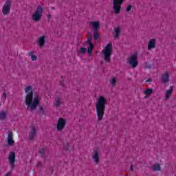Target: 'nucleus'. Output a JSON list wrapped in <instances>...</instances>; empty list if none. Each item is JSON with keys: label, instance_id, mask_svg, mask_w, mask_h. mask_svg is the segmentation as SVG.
Wrapping results in <instances>:
<instances>
[{"label": "nucleus", "instance_id": "obj_39", "mask_svg": "<svg viewBox=\"0 0 176 176\" xmlns=\"http://www.w3.org/2000/svg\"><path fill=\"white\" fill-rule=\"evenodd\" d=\"M52 19V15H48V20H50Z\"/></svg>", "mask_w": 176, "mask_h": 176}, {"label": "nucleus", "instance_id": "obj_7", "mask_svg": "<svg viewBox=\"0 0 176 176\" xmlns=\"http://www.w3.org/2000/svg\"><path fill=\"white\" fill-rule=\"evenodd\" d=\"M11 8H12V1L10 0H7L2 8L3 14H4V16L9 14V13H10Z\"/></svg>", "mask_w": 176, "mask_h": 176}, {"label": "nucleus", "instance_id": "obj_10", "mask_svg": "<svg viewBox=\"0 0 176 176\" xmlns=\"http://www.w3.org/2000/svg\"><path fill=\"white\" fill-rule=\"evenodd\" d=\"M161 82L162 85H166V83L170 82V74H168V72H165L162 74Z\"/></svg>", "mask_w": 176, "mask_h": 176}, {"label": "nucleus", "instance_id": "obj_23", "mask_svg": "<svg viewBox=\"0 0 176 176\" xmlns=\"http://www.w3.org/2000/svg\"><path fill=\"white\" fill-rule=\"evenodd\" d=\"M110 83L113 87L116 86V78L113 77L110 79Z\"/></svg>", "mask_w": 176, "mask_h": 176}, {"label": "nucleus", "instance_id": "obj_3", "mask_svg": "<svg viewBox=\"0 0 176 176\" xmlns=\"http://www.w3.org/2000/svg\"><path fill=\"white\" fill-rule=\"evenodd\" d=\"M112 52H113L112 43H109L106 45L104 50H102L104 60L107 63L111 62V56H112Z\"/></svg>", "mask_w": 176, "mask_h": 176}, {"label": "nucleus", "instance_id": "obj_20", "mask_svg": "<svg viewBox=\"0 0 176 176\" xmlns=\"http://www.w3.org/2000/svg\"><path fill=\"white\" fill-rule=\"evenodd\" d=\"M152 168L154 171H160L161 170L160 165L159 164H154Z\"/></svg>", "mask_w": 176, "mask_h": 176}, {"label": "nucleus", "instance_id": "obj_25", "mask_svg": "<svg viewBox=\"0 0 176 176\" xmlns=\"http://www.w3.org/2000/svg\"><path fill=\"white\" fill-rule=\"evenodd\" d=\"M100 35L98 34V31L94 32V40L98 41Z\"/></svg>", "mask_w": 176, "mask_h": 176}, {"label": "nucleus", "instance_id": "obj_40", "mask_svg": "<svg viewBox=\"0 0 176 176\" xmlns=\"http://www.w3.org/2000/svg\"><path fill=\"white\" fill-rule=\"evenodd\" d=\"M176 71V70H175Z\"/></svg>", "mask_w": 176, "mask_h": 176}, {"label": "nucleus", "instance_id": "obj_24", "mask_svg": "<svg viewBox=\"0 0 176 176\" xmlns=\"http://www.w3.org/2000/svg\"><path fill=\"white\" fill-rule=\"evenodd\" d=\"M6 118V113L5 111L0 112V120H5Z\"/></svg>", "mask_w": 176, "mask_h": 176}, {"label": "nucleus", "instance_id": "obj_5", "mask_svg": "<svg viewBox=\"0 0 176 176\" xmlns=\"http://www.w3.org/2000/svg\"><path fill=\"white\" fill-rule=\"evenodd\" d=\"M127 61L129 65H131L132 68H136V67L138 65V55L137 53L131 55L128 58Z\"/></svg>", "mask_w": 176, "mask_h": 176}, {"label": "nucleus", "instance_id": "obj_17", "mask_svg": "<svg viewBox=\"0 0 176 176\" xmlns=\"http://www.w3.org/2000/svg\"><path fill=\"white\" fill-rule=\"evenodd\" d=\"M120 35V26H118L114 29V31L113 32V36L115 38V39H118Z\"/></svg>", "mask_w": 176, "mask_h": 176}, {"label": "nucleus", "instance_id": "obj_33", "mask_svg": "<svg viewBox=\"0 0 176 176\" xmlns=\"http://www.w3.org/2000/svg\"><path fill=\"white\" fill-rule=\"evenodd\" d=\"M41 113L43 115V113H45V109H43V107H41L40 109Z\"/></svg>", "mask_w": 176, "mask_h": 176}, {"label": "nucleus", "instance_id": "obj_37", "mask_svg": "<svg viewBox=\"0 0 176 176\" xmlns=\"http://www.w3.org/2000/svg\"><path fill=\"white\" fill-rule=\"evenodd\" d=\"M60 86H64V82L63 81H60Z\"/></svg>", "mask_w": 176, "mask_h": 176}, {"label": "nucleus", "instance_id": "obj_15", "mask_svg": "<svg viewBox=\"0 0 176 176\" xmlns=\"http://www.w3.org/2000/svg\"><path fill=\"white\" fill-rule=\"evenodd\" d=\"M30 129L31 131L29 133V139L32 140L35 138V135H36V128L32 125L30 126Z\"/></svg>", "mask_w": 176, "mask_h": 176}, {"label": "nucleus", "instance_id": "obj_2", "mask_svg": "<svg viewBox=\"0 0 176 176\" xmlns=\"http://www.w3.org/2000/svg\"><path fill=\"white\" fill-rule=\"evenodd\" d=\"M107 105V99L103 96H100L96 102V115L98 122L102 120L105 113V106Z\"/></svg>", "mask_w": 176, "mask_h": 176}, {"label": "nucleus", "instance_id": "obj_22", "mask_svg": "<svg viewBox=\"0 0 176 176\" xmlns=\"http://www.w3.org/2000/svg\"><path fill=\"white\" fill-rule=\"evenodd\" d=\"M152 93H153V89H152L151 88L146 89L144 91L145 96H151V94H152Z\"/></svg>", "mask_w": 176, "mask_h": 176}, {"label": "nucleus", "instance_id": "obj_34", "mask_svg": "<svg viewBox=\"0 0 176 176\" xmlns=\"http://www.w3.org/2000/svg\"><path fill=\"white\" fill-rule=\"evenodd\" d=\"M130 170H131V171H132V173H133V171H134V169L133 168V164H131V166H130Z\"/></svg>", "mask_w": 176, "mask_h": 176}, {"label": "nucleus", "instance_id": "obj_12", "mask_svg": "<svg viewBox=\"0 0 176 176\" xmlns=\"http://www.w3.org/2000/svg\"><path fill=\"white\" fill-rule=\"evenodd\" d=\"M6 141L10 146L14 145V140H13V132L10 131H8V138Z\"/></svg>", "mask_w": 176, "mask_h": 176}, {"label": "nucleus", "instance_id": "obj_32", "mask_svg": "<svg viewBox=\"0 0 176 176\" xmlns=\"http://www.w3.org/2000/svg\"><path fill=\"white\" fill-rule=\"evenodd\" d=\"M64 149L65 151H68V149H69V144L67 143L66 144H65Z\"/></svg>", "mask_w": 176, "mask_h": 176}, {"label": "nucleus", "instance_id": "obj_14", "mask_svg": "<svg viewBox=\"0 0 176 176\" xmlns=\"http://www.w3.org/2000/svg\"><path fill=\"white\" fill-rule=\"evenodd\" d=\"M156 47V38H152L148 41L147 49L148 50H152Z\"/></svg>", "mask_w": 176, "mask_h": 176}, {"label": "nucleus", "instance_id": "obj_21", "mask_svg": "<svg viewBox=\"0 0 176 176\" xmlns=\"http://www.w3.org/2000/svg\"><path fill=\"white\" fill-rule=\"evenodd\" d=\"M94 47V45L93 43L89 44V46L88 47V51H87L89 54H91V53H93Z\"/></svg>", "mask_w": 176, "mask_h": 176}, {"label": "nucleus", "instance_id": "obj_19", "mask_svg": "<svg viewBox=\"0 0 176 176\" xmlns=\"http://www.w3.org/2000/svg\"><path fill=\"white\" fill-rule=\"evenodd\" d=\"M29 56H31L32 61H36V58H38V57L36 55H34V52H29Z\"/></svg>", "mask_w": 176, "mask_h": 176}, {"label": "nucleus", "instance_id": "obj_11", "mask_svg": "<svg viewBox=\"0 0 176 176\" xmlns=\"http://www.w3.org/2000/svg\"><path fill=\"white\" fill-rule=\"evenodd\" d=\"M36 43L40 49H42L43 46H45V43H46V36H40L37 41Z\"/></svg>", "mask_w": 176, "mask_h": 176}, {"label": "nucleus", "instance_id": "obj_31", "mask_svg": "<svg viewBox=\"0 0 176 176\" xmlns=\"http://www.w3.org/2000/svg\"><path fill=\"white\" fill-rule=\"evenodd\" d=\"M86 50H87V49H86V48H85V47H81V48H80V53H82V54L86 53Z\"/></svg>", "mask_w": 176, "mask_h": 176}, {"label": "nucleus", "instance_id": "obj_4", "mask_svg": "<svg viewBox=\"0 0 176 176\" xmlns=\"http://www.w3.org/2000/svg\"><path fill=\"white\" fill-rule=\"evenodd\" d=\"M42 13H43V8H42V6H38L32 15V20L34 21H39L42 19Z\"/></svg>", "mask_w": 176, "mask_h": 176}, {"label": "nucleus", "instance_id": "obj_27", "mask_svg": "<svg viewBox=\"0 0 176 176\" xmlns=\"http://www.w3.org/2000/svg\"><path fill=\"white\" fill-rule=\"evenodd\" d=\"M92 39L93 37L91 36V35H90L89 37H88L87 41H86L87 45H91V43H91Z\"/></svg>", "mask_w": 176, "mask_h": 176}, {"label": "nucleus", "instance_id": "obj_1", "mask_svg": "<svg viewBox=\"0 0 176 176\" xmlns=\"http://www.w3.org/2000/svg\"><path fill=\"white\" fill-rule=\"evenodd\" d=\"M25 93L26 94L25 98V105L28 109L30 108L32 111H35L39 105V98L38 96L34 98V91H32V87L31 86L25 88Z\"/></svg>", "mask_w": 176, "mask_h": 176}, {"label": "nucleus", "instance_id": "obj_29", "mask_svg": "<svg viewBox=\"0 0 176 176\" xmlns=\"http://www.w3.org/2000/svg\"><path fill=\"white\" fill-rule=\"evenodd\" d=\"M45 149L44 148H41L38 151V153H40V155H41V157H43L45 156Z\"/></svg>", "mask_w": 176, "mask_h": 176}, {"label": "nucleus", "instance_id": "obj_26", "mask_svg": "<svg viewBox=\"0 0 176 176\" xmlns=\"http://www.w3.org/2000/svg\"><path fill=\"white\" fill-rule=\"evenodd\" d=\"M60 104H61V102H60V98L58 97V98H57V100H56V102L54 104V107H60Z\"/></svg>", "mask_w": 176, "mask_h": 176}, {"label": "nucleus", "instance_id": "obj_8", "mask_svg": "<svg viewBox=\"0 0 176 176\" xmlns=\"http://www.w3.org/2000/svg\"><path fill=\"white\" fill-rule=\"evenodd\" d=\"M65 124H67V121L65 119L63 118H59L56 125L58 131H63V130H64V127H65Z\"/></svg>", "mask_w": 176, "mask_h": 176}, {"label": "nucleus", "instance_id": "obj_16", "mask_svg": "<svg viewBox=\"0 0 176 176\" xmlns=\"http://www.w3.org/2000/svg\"><path fill=\"white\" fill-rule=\"evenodd\" d=\"M89 25L94 29V32L98 31V28H100V22L98 21H91L89 23Z\"/></svg>", "mask_w": 176, "mask_h": 176}, {"label": "nucleus", "instance_id": "obj_28", "mask_svg": "<svg viewBox=\"0 0 176 176\" xmlns=\"http://www.w3.org/2000/svg\"><path fill=\"white\" fill-rule=\"evenodd\" d=\"M1 101L3 104H5V101H6V92L3 93V95L1 96Z\"/></svg>", "mask_w": 176, "mask_h": 176}, {"label": "nucleus", "instance_id": "obj_18", "mask_svg": "<svg viewBox=\"0 0 176 176\" xmlns=\"http://www.w3.org/2000/svg\"><path fill=\"white\" fill-rule=\"evenodd\" d=\"M173 87H170V89H168L165 94V98L166 100H168V98H170V97H171V94H173Z\"/></svg>", "mask_w": 176, "mask_h": 176}, {"label": "nucleus", "instance_id": "obj_30", "mask_svg": "<svg viewBox=\"0 0 176 176\" xmlns=\"http://www.w3.org/2000/svg\"><path fill=\"white\" fill-rule=\"evenodd\" d=\"M133 9V6L129 5L126 8V12H129Z\"/></svg>", "mask_w": 176, "mask_h": 176}, {"label": "nucleus", "instance_id": "obj_36", "mask_svg": "<svg viewBox=\"0 0 176 176\" xmlns=\"http://www.w3.org/2000/svg\"><path fill=\"white\" fill-rule=\"evenodd\" d=\"M37 166H38V167H41L42 166V163L38 162Z\"/></svg>", "mask_w": 176, "mask_h": 176}, {"label": "nucleus", "instance_id": "obj_13", "mask_svg": "<svg viewBox=\"0 0 176 176\" xmlns=\"http://www.w3.org/2000/svg\"><path fill=\"white\" fill-rule=\"evenodd\" d=\"M92 160L96 164H98L100 162V154L98 153V148L94 150L92 155Z\"/></svg>", "mask_w": 176, "mask_h": 176}, {"label": "nucleus", "instance_id": "obj_35", "mask_svg": "<svg viewBox=\"0 0 176 176\" xmlns=\"http://www.w3.org/2000/svg\"><path fill=\"white\" fill-rule=\"evenodd\" d=\"M146 82H148L149 83H151V82H152V79L151 78H148Z\"/></svg>", "mask_w": 176, "mask_h": 176}, {"label": "nucleus", "instance_id": "obj_6", "mask_svg": "<svg viewBox=\"0 0 176 176\" xmlns=\"http://www.w3.org/2000/svg\"><path fill=\"white\" fill-rule=\"evenodd\" d=\"M124 0H113V9L116 14L120 13V9L122 8V3Z\"/></svg>", "mask_w": 176, "mask_h": 176}, {"label": "nucleus", "instance_id": "obj_9", "mask_svg": "<svg viewBox=\"0 0 176 176\" xmlns=\"http://www.w3.org/2000/svg\"><path fill=\"white\" fill-rule=\"evenodd\" d=\"M8 160L10 168L12 169L14 168V164L16 163V153L13 151L10 152L8 155Z\"/></svg>", "mask_w": 176, "mask_h": 176}, {"label": "nucleus", "instance_id": "obj_38", "mask_svg": "<svg viewBox=\"0 0 176 176\" xmlns=\"http://www.w3.org/2000/svg\"><path fill=\"white\" fill-rule=\"evenodd\" d=\"M6 176H10V172L7 173Z\"/></svg>", "mask_w": 176, "mask_h": 176}]
</instances>
